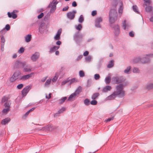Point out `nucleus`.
I'll list each match as a JSON object with an SVG mask.
<instances>
[{
	"label": "nucleus",
	"instance_id": "nucleus-1",
	"mask_svg": "<svg viewBox=\"0 0 153 153\" xmlns=\"http://www.w3.org/2000/svg\"><path fill=\"white\" fill-rule=\"evenodd\" d=\"M124 85L123 84H120L116 86V91L114 92L120 97H123L125 95V91L124 90Z\"/></svg>",
	"mask_w": 153,
	"mask_h": 153
},
{
	"label": "nucleus",
	"instance_id": "nucleus-2",
	"mask_svg": "<svg viewBox=\"0 0 153 153\" xmlns=\"http://www.w3.org/2000/svg\"><path fill=\"white\" fill-rule=\"evenodd\" d=\"M117 18V13L115 8L111 10L109 13L110 22L113 23L116 21Z\"/></svg>",
	"mask_w": 153,
	"mask_h": 153
},
{
	"label": "nucleus",
	"instance_id": "nucleus-3",
	"mask_svg": "<svg viewBox=\"0 0 153 153\" xmlns=\"http://www.w3.org/2000/svg\"><path fill=\"white\" fill-rule=\"evenodd\" d=\"M21 72L20 71H16L10 77V81L11 82H13L17 79L21 80L20 79L21 77Z\"/></svg>",
	"mask_w": 153,
	"mask_h": 153
},
{
	"label": "nucleus",
	"instance_id": "nucleus-4",
	"mask_svg": "<svg viewBox=\"0 0 153 153\" xmlns=\"http://www.w3.org/2000/svg\"><path fill=\"white\" fill-rule=\"evenodd\" d=\"M58 2L57 0H53L48 6V8H51L50 10L51 13H53L55 10L56 8V5Z\"/></svg>",
	"mask_w": 153,
	"mask_h": 153
},
{
	"label": "nucleus",
	"instance_id": "nucleus-5",
	"mask_svg": "<svg viewBox=\"0 0 153 153\" xmlns=\"http://www.w3.org/2000/svg\"><path fill=\"white\" fill-rule=\"evenodd\" d=\"M113 81L115 82V84H118L123 82L125 80V79L122 76H116L113 78Z\"/></svg>",
	"mask_w": 153,
	"mask_h": 153
},
{
	"label": "nucleus",
	"instance_id": "nucleus-6",
	"mask_svg": "<svg viewBox=\"0 0 153 153\" xmlns=\"http://www.w3.org/2000/svg\"><path fill=\"white\" fill-rule=\"evenodd\" d=\"M79 32L76 33L74 36V38L77 44H79L82 39L83 36L82 35L79 34Z\"/></svg>",
	"mask_w": 153,
	"mask_h": 153
},
{
	"label": "nucleus",
	"instance_id": "nucleus-7",
	"mask_svg": "<svg viewBox=\"0 0 153 153\" xmlns=\"http://www.w3.org/2000/svg\"><path fill=\"white\" fill-rule=\"evenodd\" d=\"M25 65V63L19 60H16L14 63V68H19L23 67Z\"/></svg>",
	"mask_w": 153,
	"mask_h": 153
},
{
	"label": "nucleus",
	"instance_id": "nucleus-8",
	"mask_svg": "<svg viewBox=\"0 0 153 153\" xmlns=\"http://www.w3.org/2000/svg\"><path fill=\"white\" fill-rule=\"evenodd\" d=\"M144 58H141L139 57L134 59L133 60V62L134 63H137L139 62H141L143 63H147L149 61V59L146 61L143 60Z\"/></svg>",
	"mask_w": 153,
	"mask_h": 153
},
{
	"label": "nucleus",
	"instance_id": "nucleus-9",
	"mask_svg": "<svg viewBox=\"0 0 153 153\" xmlns=\"http://www.w3.org/2000/svg\"><path fill=\"white\" fill-rule=\"evenodd\" d=\"M76 12L75 10H73L72 12H69L67 13V16L68 18L71 20H72L74 19L75 16V14Z\"/></svg>",
	"mask_w": 153,
	"mask_h": 153
},
{
	"label": "nucleus",
	"instance_id": "nucleus-10",
	"mask_svg": "<svg viewBox=\"0 0 153 153\" xmlns=\"http://www.w3.org/2000/svg\"><path fill=\"white\" fill-rule=\"evenodd\" d=\"M102 18L100 17H98L96 18L95 21V26L97 27H100L101 25L100 23L102 22Z\"/></svg>",
	"mask_w": 153,
	"mask_h": 153
},
{
	"label": "nucleus",
	"instance_id": "nucleus-11",
	"mask_svg": "<svg viewBox=\"0 0 153 153\" xmlns=\"http://www.w3.org/2000/svg\"><path fill=\"white\" fill-rule=\"evenodd\" d=\"M33 74L34 73H32L30 74L23 76L21 77L20 79L21 80H22L23 81L27 80L31 78L32 75H33Z\"/></svg>",
	"mask_w": 153,
	"mask_h": 153
},
{
	"label": "nucleus",
	"instance_id": "nucleus-12",
	"mask_svg": "<svg viewBox=\"0 0 153 153\" xmlns=\"http://www.w3.org/2000/svg\"><path fill=\"white\" fill-rule=\"evenodd\" d=\"M39 53L37 52H36L35 53L32 55L31 58V59L33 61L35 62L39 58Z\"/></svg>",
	"mask_w": 153,
	"mask_h": 153
},
{
	"label": "nucleus",
	"instance_id": "nucleus-13",
	"mask_svg": "<svg viewBox=\"0 0 153 153\" xmlns=\"http://www.w3.org/2000/svg\"><path fill=\"white\" fill-rule=\"evenodd\" d=\"M62 29H59L56 34V35L54 37V39L55 40H59L60 39V35L62 33Z\"/></svg>",
	"mask_w": 153,
	"mask_h": 153
},
{
	"label": "nucleus",
	"instance_id": "nucleus-14",
	"mask_svg": "<svg viewBox=\"0 0 153 153\" xmlns=\"http://www.w3.org/2000/svg\"><path fill=\"white\" fill-rule=\"evenodd\" d=\"M30 86H27L22 91V94L23 95L25 96L30 89Z\"/></svg>",
	"mask_w": 153,
	"mask_h": 153
},
{
	"label": "nucleus",
	"instance_id": "nucleus-15",
	"mask_svg": "<svg viewBox=\"0 0 153 153\" xmlns=\"http://www.w3.org/2000/svg\"><path fill=\"white\" fill-rule=\"evenodd\" d=\"M15 11H13L11 13L8 12L7 14L9 18H12L13 19H16L17 17V15L16 14Z\"/></svg>",
	"mask_w": 153,
	"mask_h": 153
},
{
	"label": "nucleus",
	"instance_id": "nucleus-16",
	"mask_svg": "<svg viewBox=\"0 0 153 153\" xmlns=\"http://www.w3.org/2000/svg\"><path fill=\"white\" fill-rule=\"evenodd\" d=\"M117 96L115 94V93L114 92L111 95L106 97V100H114Z\"/></svg>",
	"mask_w": 153,
	"mask_h": 153
},
{
	"label": "nucleus",
	"instance_id": "nucleus-17",
	"mask_svg": "<svg viewBox=\"0 0 153 153\" xmlns=\"http://www.w3.org/2000/svg\"><path fill=\"white\" fill-rule=\"evenodd\" d=\"M112 89V87L111 86L107 85L105 86L102 89L103 92H107L108 91H110Z\"/></svg>",
	"mask_w": 153,
	"mask_h": 153
},
{
	"label": "nucleus",
	"instance_id": "nucleus-18",
	"mask_svg": "<svg viewBox=\"0 0 153 153\" xmlns=\"http://www.w3.org/2000/svg\"><path fill=\"white\" fill-rule=\"evenodd\" d=\"M24 68V71L25 72H27L31 71V67L29 65L25 66V65L23 66Z\"/></svg>",
	"mask_w": 153,
	"mask_h": 153
},
{
	"label": "nucleus",
	"instance_id": "nucleus-19",
	"mask_svg": "<svg viewBox=\"0 0 153 153\" xmlns=\"http://www.w3.org/2000/svg\"><path fill=\"white\" fill-rule=\"evenodd\" d=\"M114 33L116 36L118 35L120 33V29L119 26L118 25H116L114 27Z\"/></svg>",
	"mask_w": 153,
	"mask_h": 153
},
{
	"label": "nucleus",
	"instance_id": "nucleus-20",
	"mask_svg": "<svg viewBox=\"0 0 153 153\" xmlns=\"http://www.w3.org/2000/svg\"><path fill=\"white\" fill-rule=\"evenodd\" d=\"M45 23H42L40 24L39 27V31L41 33H42L44 31L45 29Z\"/></svg>",
	"mask_w": 153,
	"mask_h": 153
},
{
	"label": "nucleus",
	"instance_id": "nucleus-21",
	"mask_svg": "<svg viewBox=\"0 0 153 153\" xmlns=\"http://www.w3.org/2000/svg\"><path fill=\"white\" fill-rule=\"evenodd\" d=\"M123 26L124 30H128L130 27V25L128 24H126V21L124 20L123 23Z\"/></svg>",
	"mask_w": 153,
	"mask_h": 153
},
{
	"label": "nucleus",
	"instance_id": "nucleus-22",
	"mask_svg": "<svg viewBox=\"0 0 153 153\" xmlns=\"http://www.w3.org/2000/svg\"><path fill=\"white\" fill-rule=\"evenodd\" d=\"M77 95L75 93H74L72 94H71L69 97H68V101H72L74 99H75L76 96H77Z\"/></svg>",
	"mask_w": 153,
	"mask_h": 153
},
{
	"label": "nucleus",
	"instance_id": "nucleus-23",
	"mask_svg": "<svg viewBox=\"0 0 153 153\" xmlns=\"http://www.w3.org/2000/svg\"><path fill=\"white\" fill-rule=\"evenodd\" d=\"M10 120V118H7L2 120L1 124L3 125H5L7 124Z\"/></svg>",
	"mask_w": 153,
	"mask_h": 153
},
{
	"label": "nucleus",
	"instance_id": "nucleus-24",
	"mask_svg": "<svg viewBox=\"0 0 153 153\" xmlns=\"http://www.w3.org/2000/svg\"><path fill=\"white\" fill-rule=\"evenodd\" d=\"M59 48V46H54L52 48H51L50 49L49 52L51 53L55 51L56 50H58Z\"/></svg>",
	"mask_w": 153,
	"mask_h": 153
},
{
	"label": "nucleus",
	"instance_id": "nucleus-25",
	"mask_svg": "<svg viewBox=\"0 0 153 153\" xmlns=\"http://www.w3.org/2000/svg\"><path fill=\"white\" fill-rule=\"evenodd\" d=\"M66 110L65 108L64 107H62L61 109H60L58 111V112L56 113L54 115V116H57L58 114H59L61 113H62L63 111H65Z\"/></svg>",
	"mask_w": 153,
	"mask_h": 153
},
{
	"label": "nucleus",
	"instance_id": "nucleus-26",
	"mask_svg": "<svg viewBox=\"0 0 153 153\" xmlns=\"http://www.w3.org/2000/svg\"><path fill=\"white\" fill-rule=\"evenodd\" d=\"M153 57V54H150L149 55H146V57H143L142 58H144L143 60L144 61H146L149 59V61L147 62H148L150 61V58L151 57Z\"/></svg>",
	"mask_w": 153,
	"mask_h": 153
},
{
	"label": "nucleus",
	"instance_id": "nucleus-27",
	"mask_svg": "<svg viewBox=\"0 0 153 153\" xmlns=\"http://www.w3.org/2000/svg\"><path fill=\"white\" fill-rule=\"evenodd\" d=\"M111 81V77L110 76H108L105 79V82L106 85L109 84Z\"/></svg>",
	"mask_w": 153,
	"mask_h": 153
},
{
	"label": "nucleus",
	"instance_id": "nucleus-28",
	"mask_svg": "<svg viewBox=\"0 0 153 153\" xmlns=\"http://www.w3.org/2000/svg\"><path fill=\"white\" fill-rule=\"evenodd\" d=\"M25 41L27 42H30L31 38V35L28 34L25 37Z\"/></svg>",
	"mask_w": 153,
	"mask_h": 153
},
{
	"label": "nucleus",
	"instance_id": "nucleus-29",
	"mask_svg": "<svg viewBox=\"0 0 153 153\" xmlns=\"http://www.w3.org/2000/svg\"><path fill=\"white\" fill-rule=\"evenodd\" d=\"M131 69V67L130 66H128L127 67L126 69H125L124 71L125 73L126 74H129L130 73V70Z\"/></svg>",
	"mask_w": 153,
	"mask_h": 153
},
{
	"label": "nucleus",
	"instance_id": "nucleus-30",
	"mask_svg": "<svg viewBox=\"0 0 153 153\" xmlns=\"http://www.w3.org/2000/svg\"><path fill=\"white\" fill-rule=\"evenodd\" d=\"M81 91L82 87L81 86H79L74 93L77 95H78L79 93L81 92Z\"/></svg>",
	"mask_w": 153,
	"mask_h": 153
},
{
	"label": "nucleus",
	"instance_id": "nucleus-31",
	"mask_svg": "<svg viewBox=\"0 0 153 153\" xmlns=\"http://www.w3.org/2000/svg\"><path fill=\"white\" fill-rule=\"evenodd\" d=\"M67 97H64L59 100V104H62L65 101L67 100Z\"/></svg>",
	"mask_w": 153,
	"mask_h": 153
},
{
	"label": "nucleus",
	"instance_id": "nucleus-32",
	"mask_svg": "<svg viewBox=\"0 0 153 153\" xmlns=\"http://www.w3.org/2000/svg\"><path fill=\"white\" fill-rule=\"evenodd\" d=\"M114 65V61L111 60L107 65V68H110L113 67Z\"/></svg>",
	"mask_w": 153,
	"mask_h": 153
},
{
	"label": "nucleus",
	"instance_id": "nucleus-33",
	"mask_svg": "<svg viewBox=\"0 0 153 153\" xmlns=\"http://www.w3.org/2000/svg\"><path fill=\"white\" fill-rule=\"evenodd\" d=\"M11 103L8 101H6V102L4 104V107L7 108H9L10 109V106Z\"/></svg>",
	"mask_w": 153,
	"mask_h": 153
},
{
	"label": "nucleus",
	"instance_id": "nucleus-34",
	"mask_svg": "<svg viewBox=\"0 0 153 153\" xmlns=\"http://www.w3.org/2000/svg\"><path fill=\"white\" fill-rule=\"evenodd\" d=\"M146 88L148 90L153 88V83L148 84L146 85Z\"/></svg>",
	"mask_w": 153,
	"mask_h": 153
},
{
	"label": "nucleus",
	"instance_id": "nucleus-35",
	"mask_svg": "<svg viewBox=\"0 0 153 153\" xmlns=\"http://www.w3.org/2000/svg\"><path fill=\"white\" fill-rule=\"evenodd\" d=\"M99 95V93H96L94 94L92 96L91 98L93 100L96 99Z\"/></svg>",
	"mask_w": 153,
	"mask_h": 153
},
{
	"label": "nucleus",
	"instance_id": "nucleus-36",
	"mask_svg": "<svg viewBox=\"0 0 153 153\" xmlns=\"http://www.w3.org/2000/svg\"><path fill=\"white\" fill-rule=\"evenodd\" d=\"M78 81L77 79L75 78H74L71 79H70L69 82H70V84H71L74 83L76 82H78Z\"/></svg>",
	"mask_w": 153,
	"mask_h": 153
},
{
	"label": "nucleus",
	"instance_id": "nucleus-37",
	"mask_svg": "<svg viewBox=\"0 0 153 153\" xmlns=\"http://www.w3.org/2000/svg\"><path fill=\"white\" fill-rule=\"evenodd\" d=\"M133 73H140V70L139 69L136 67H134L132 71Z\"/></svg>",
	"mask_w": 153,
	"mask_h": 153
},
{
	"label": "nucleus",
	"instance_id": "nucleus-38",
	"mask_svg": "<svg viewBox=\"0 0 153 153\" xmlns=\"http://www.w3.org/2000/svg\"><path fill=\"white\" fill-rule=\"evenodd\" d=\"M8 98L4 96L2 98L1 100V103H3L4 102H5L8 101Z\"/></svg>",
	"mask_w": 153,
	"mask_h": 153
},
{
	"label": "nucleus",
	"instance_id": "nucleus-39",
	"mask_svg": "<svg viewBox=\"0 0 153 153\" xmlns=\"http://www.w3.org/2000/svg\"><path fill=\"white\" fill-rule=\"evenodd\" d=\"M133 10L137 13H139V12L137 11V7L136 5H134L133 6Z\"/></svg>",
	"mask_w": 153,
	"mask_h": 153
},
{
	"label": "nucleus",
	"instance_id": "nucleus-40",
	"mask_svg": "<svg viewBox=\"0 0 153 153\" xmlns=\"http://www.w3.org/2000/svg\"><path fill=\"white\" fill-rule=\"evenodd\" d=\"M51 79H48L47 80L45 84V87H47L50 84L51 82Z\"/></svg>",
	"mask_w": 153,
	"mask_h": 153
},
{
	"label": "nucleus",
	"instance_id": "nucleus-41",
	"mask_svg": "<svg viewBox=\"0 0 153 153\" xmlns=\"http://www.w3.org/2000/svg\"><path fill=\"white\" fill-rule=\"evenodd\" d=\"M10 110V109H9V108H6L3 110L2 111V113L6 114L8 113Z\"/></svg>",
	"mask_w": 153,
	"mask_h": 153
},
{
	"label": "nucleus",
	"instance_id": "nucleus-42",
	"mask_svg": "<svg viewBox=\"0 0 153 153\" xmlns=\"http://www.w3.org/2000/svg\"><path fill=\"white\" fill-rule=\"evenodd\" d=\"M84 20V19L82 15H80L79 19L78 21L79 23H82Z\"/></svg>",
	"mask_w": 153,
	"mask_h": 153
},
{
	"label": "nucleus",
	"instance_id": "nucleus-43",
	"mask_svg": "<svg viewBox=\"0 0 153 153\" xmlns=\"http://www.w3.org/2000/svg\"><path fill=\"white\" fill-rule=\"evenodd\" d=\"M84 104L86 105H88L90 104V101L88 99H86L84 101Z\"/></svg>",
	"mask_w": 153,
	"mask_h": 153
},
{
	"label": "nucleus",
	"instance_id": "nucleus-44",
	"mask_svg": "<svg viewBox=\"0 0 153 153\" xmlns=\"http://www.w3.org/2000/svg\"><path fill=\"white\" fill-rule=\"evenodd\" d=\"M86 61L87 62H90L91 60V56H88L85 58Z\"/></svg>",
	"mask_w": 153,
	"mask_h": 153
},
{
	"label": "nucleus",
	"instance_id": "nucleus-45",
	"mask_svg": "<svg viewBox=\"0 0 153 153\" xmlns=\"http://www.w3.org/2000/svg\"><path fill=\"white\" fill-rule=\"evenodd\" d=\"M79 75L81 77H83L85 76V74L82 71H79Z\"/></svg>",
	"mask_w": 153,
	"mask_h": 153
},
{
	"label": "nucleus",
	"instance_id": "nucleus-46",
	"mask_svg": "<svg viewBox=\"0 0 153 153\" xmlns=\"http://www.w3.org/2000/svg\"><path fill=\"white\" fill-rule=\"evenodd\" d=\"M70 81V79L69 78H68L65 81L63 82H62L61 84L63 85H65L67 82H69Z\"/></svg>",
	"mask_w": 153,
	"mask_h": 153
},
{
	"label": "nucleus",
	"instance_id": "nucleus-47",
	"mask_svg": "<svg viewBox=\"0 0 153 153\" xmlns=\"http://www.w3.org/2000/svg\"><path fill=\"white\" fill-rule=\"evenodd\" d=\"M82 27V25L81 24H79L76 27V28L79 30H80Z\"/></svg>",
	"mask_w": 153,
	"mask_h": 153
},
{
	"label": "nucleus",
	"instance_id": "nucleus-48",
	"mask_svg": "<svg viewBox=\"0 0 153 153\" xmlns=\"http://www.w3.org/2000/svg\"><path fill=\"white\" fill-rule=\"evenodd\" d=\"M152 7L151 6H148L146 8V10L147 12H149L151 11Z\"/></svg>",
	"mask_w": 153,
	"mask_h": 153
},
{
	"label": "nucleus",
	"instance_id": "nucleus-49",
	"mask_svg": "<svg viewBox=\"0 0 153 153\" xmlns=\"http://www.w3.org/2000/svg\"><path fill=\"white\" fill-rule=\"evenodd\" d=\"M24 51V49L23 47H21L19 50L18 52L19 53H22Z\"/></svg>",
	"mask_w": 153,
	"mask_h": 153
},
{
	"label": "nucleus",
	"instance_id": "nucleus-50",
	"mask_svg": "<svg viewBox=\"0 0 153 153\" xmlns=\"http://www.w3.org/2000/svg\"><path fill=\"white\" fill-rule=\"evenodd\" d=\"M97 101L95 100H93L90 102L92 105H97Z\"/></svg>",
	"mask_w": 153,
	"mask_h": 153
},
{
	"label": "nucleus",
	"instance_id": "nucleus-51",
	"mask_svg": "<svg viewBox=\"0 0 153 153\" xmlns=\"http://www.w3.org/2000/svg\"><path fill=\"white\" fill-rule=\"evenodd\" d=\"M100 77V76L98 74H96L94 75V78L96 80L98 79Z\"/></svg>",
	"mask_w": 153,
	"mask_h": 153
},
{
	"label": "nucleus",
	"instance_id": "nucleus-52",
	"mask_svg": "<svg viewBox=\"0 0 153 153\" xmlns=\"http://www.w3.org/2000/svg\"><path fill=\"white\" fill-rule=\"evenodd\" d=\"M23 86V85L22 84H20L17 86V88L19 89L22 88Z\"/></svg>",
	"mask_w": 153,
	"mask_h": 153
},
{
	"label": "nucleus",
	"instance_id": "nucleus-53",
	"mask_svg": "<svg viewBox=\"0 0 153 153\" xmlns=\"http://www.w3.org/2000/svg\"><path fill=\"white\" fill-rule=\"evenodd\" d=\"M83 56L82 55H79L76 59V61H78L81 59L82 57Z\"/></svg>",
	"mask_w": 153,
	"mask_h": 153
},
{
	"label": "nucleus",
	"instance_id": "nucleus-54",
	"mask_svg": "<svg viewBox=\"0 0 153 153\" xmlns=\"http://www.w3.org/2000/svg\"><path fill=\"white\" fill-rule=\"evenodd\" d=\"M5 29H6L7 30H9L10 29V27L9 25H7L5 27Z\"/></svg>",
	"mask_w": 153,
	"mask_h": 153
},
{
	"label": "nucleus",
	"instance_id": "nucleus-55",
	"mask_svg": "<svg viewBox=\"0 0 153 153\" xmlns=\"http://www.w3.org/2000/svg\"><path fill=\"white\" fill-rule=\"evenodd\" d=\"M129 35L130 36L133 37L134 36V33L133 31H131L129 32Z\"/></svg>",
	"mask_w": 153,
	"mask_h": 153
},
{
	"label": "nucleus",
	"instance_id": "nucleus-56",
	"mask_svg": "<svg viewBox=\"0 0 153 153\" xmlns=\"http://www.w3.org/2000/svg\"><path fill=\"white\" fill-rule=\"evenodd\" d=\"M123 7L122 5L120 6V8L119 10V13H122L123 12Z\"/></svg>",
	"mask_w": 153,
	"mask_h": 153
},
{
	"label": "nucleus",
	"instance_id": "nucleus-57",
	"mask_svg": "<svg viewBox=\"0 0 153 153\" xmlns=\"http://www.w3.org/2000/svg\"><path fill=\"white\" fill-rule=\"evenodd\" d=\"M44 16V14L43 13H41L40 15L38 16V18L39 19L42 18Z\"/></svg>",
	"mask_w": 153,
	"mask_h": 153
},
{
	"label": "nucleus",
	"instance_id": "nucleus-58",
	"mask_svg": "<svg viewBox=\"0 0 153 153\" xmlns=\"http://www.w3.org/2000/svg\"><path fill=\"white\" fill-rule=\"evenodd\" d=\"M57 79V76L56 75L52 79V81L53 82H55Z\"/></svg>",
	"mask_w": 153,
	"mask_h": 153
},
{
	"label": "nucleus",
	"instance_id": "nucleus-59",
	"mask_svg": "<svg viewBox=\"0 0 153 153\" xmlns=\"http://www.w3.org/2000/svg\"><path fill=\"white\" fill-rule=\"evenodd\" d=\"M1 42L4 43V44L5 39L3 36H2L1 38Z\"/></svg>",
	"mask_w": 153,
	"mask_h": 153
},
{
	"label": "nucleus",
	"instance_id": "nucleus-60",
	"mask_svg": "<svg viewBox=\"0 0 153 153\" xmlns=\"http://www.w3.org/2000/svg\"><path fill=\"white\" fill-rule=\"evenodd\" d=\"M97 14L96 11H92L91 13V15L92 16H94Z\"/></svg>",
	"mask_w": 153,
	"mask_h": 153
},
{
	"label": "nucleus",
	"instance_id": "nucleus-61",
	"mask_svg": "<svg viewBox=\"0 0 153 153\" xmlns=\"http://www.w3.org/2000/svg\"><path fill=\"white\" fill-rule=\"evenodd\" d=\"M77 4L76 1H74L72 2V6L74 7H76L77 6Z\"/></svg>",
	"mask_w": 153,
	"mask_h": 153
},
{
	"label": "nucleus",
	"instance_id": "nucleus-62",
	"mask_svg": "<svg viewBox=\"0 0 153 153\" xmlns=\"http://www.w3.org/2000/svg\"><path fill=\"white\" fill-rule=\"evenodd\" d=\"M68 8L69 7L68 6H67L66 7H64L62 9V11H67L68 10Z\"/></svg>",
	"mask_w": 153,
	"mask_h": 153
},
{
	"label": "nucleus",
	"instance_id": "nucleus-63",
	"mask_svg": "<svg viewBox=\"0 0 153 153\" xmlns=\"http://www.w3.org/2000/svg\"><path fill=\"white\" fill-rule=\"evenodd\" d=\"M89 53V52L88 51H85L84 53H83V55L85 56H86L88 55Z\"/></svg>",
	"mask_w": 153,
	"mask_h": 153
},
{
	"label": "nucleus",
	"instance_id": "nucleus-64",
	"mask_svg": "<svg viewBox=\"0 0 153 153\" xmlns=\"http://www.w3.org/2000/svg\"><path fill=\"white\" fill-rule=\"evenodd\" d=\"M51 93H50L49 95V96H48L47 95H46V98H47V99H50L51 98Z\"/></svg>",
	"mask_w": 153,
	"mask_h": 153
}]
</instances>
